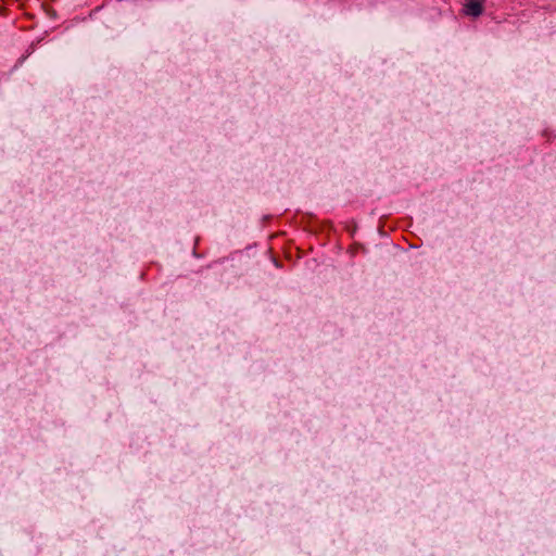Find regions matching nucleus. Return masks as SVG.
I'll use <instances>...</instances> for the list:
<instances>
[{
  "mask_svg": "<svg viewBox=\"0 0 556 556\" xmlns=\"http://www.w3.org/2000/svg\"><path fill=\"white\" fill-rule=\"evenodd\" d=\"M484 0H465L464 13L477 17L483 12Z\"/></svg>",
  "mask_w": 556,
  "mask_h": 556,
  "instance_id": "obj_1",
  "label": "nucleus"
}]
</instances>
